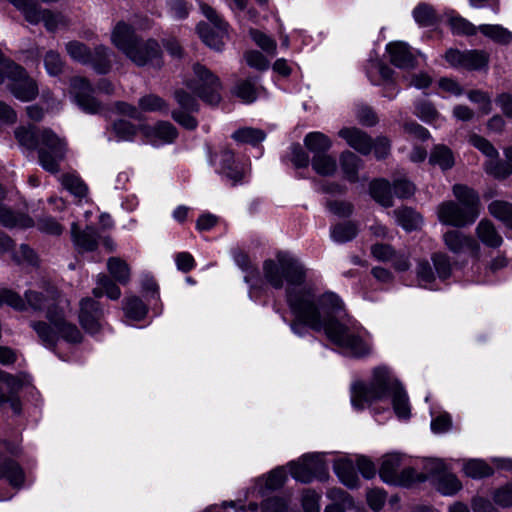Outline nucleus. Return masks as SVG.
Here are the masks:
<instances>
[{"label": "nucleus", "mask_w": 512, "mask_h": 512, "mask_svg": "<svg viewBox=\"0 0 512 512\" xmlns=\"http://www.w3.org/2000/svg\"><path fill=\"white\" fill-rule=\"evenodd\" d=\"M262 271L270 286L285 288L286 301L294 317L290 328L295 335L303 337L308 329L324 331L343 354L352 357L370 354V334L359 325L336 320L343 310L342 300L333 292L317 295L306 286L307 269L298 258L287 252H277L263 262Z\"/></svg>", "instance_id": "1"}, {"label": "nucleus", "mask_w": 512, "mask_h": 512, "mask_svg": "<svg viewBox=\"0 0 512 512\" xmlns=\"http://www.w3.org/2000/svg\"><path fill=\"white\" fill-rule=\"evenodd\" d=\"M25 297L30 308L46 312L50 325L42 321H33L30 324L45 346L53 347L59 338L71 343L81 341L79 329L65 319L64 307L68 305V301L54 287L43 291H27Z\"/></svg>", "instance_id": "2"}, {"label": "nucleus", "mask_w": 512, "mask_h": 512, "mask_svg": "<svg viewBox=\"0 0 512 512\" xmlns=\"http://www.w3.org/2000/svg\"><path fill=\"white\" fill-rule=\"evenodd\" d=\"M390 396L394 412L400 419L410 417L408 396L387 366L373 369L369 384L358 382L352 388L351 402L356 409H362L366 403L382 400Z\"/></svg>", "instance_id": "3"}, {"label": "nucleus", "mask_w": 512, "mask_h": 512, "mask_svg": "<svg viewBox=\"0 0 512 512\" xmlns=\"http://www.w3.org/2000/svg\"><path fill=\"white\" fill-rule=\"evenodd\" d=\"M111 41L125 56L137 66L158 68L162 65L160 45L154 39L138 38L132 26L118 22L112 30Z\"/></svg>", "instance_id": "4"}, {"label": "nucleus", "mask_w": 512, "mask_h": 512, "mask_svg": "<svg viewBox=\"0 0 512 512\" xmlns=\"http://www.w3.org/2000/svg\"><path fill=\"white\" fill-rule=\"evenodd\" d=\"M19 144L29 150L37 149L40 165L50 173L59 171V163L64 159L67 147L64 139L50 129L36 132L34 127H19L15 131Z\"/></svg>", "instance_id": "5"}, {"label": "nucleus", "mask_w": 512, "mask_h": 512, "mask_svg": "<svg viewBox=\"0 0 512 512\" xmlns=\"http://www.w3.org/2000/svg\"><path fill=\"white\" fill-rule=\"evenodd\" d=\"M453 195L458 202L448 200L440 203L436 213L440 223L456 228L473 224L480 215L478 193L466 185L455 184Z\"/></svg>", "instance_id": "6"}, {"label": "nucleus", "mask_w": 512, "mask_h": 512, "mask_svg": "<svg viewBox=\"0 0 512 512\" xmlns=\"http://www.w3.org/2000/svg\"><path fill=\"white\" fill-rule=\"evenodd\" d=\"M21 12L23 17L30 24L43 23L48 32H55L68 27L69 21L60 12L42 8L33 0H8Z\"/></svg>", "instance_id": "7"}, {"label": "nucleus", "mask_w": 512, "mask_h": 512, "mask_svg": "<svg viewBox=\"0 0 512 512\" xmlns=\"http://www.w3.org/2000/svg\"><path fill=\"white\" fill-rule=\"evenodd\" d=\"M193 71L194 78L187 82V87L206 103L218 104L221 99V83L218 77L200 64H196Z\"/></svg>", "instance_id": "8"}, {"label": "nucleus", "mask_w": 512, "mask_h": 512, "mask_svg": "<svg viewBox=\"0 0 512 512\" xmlns=\"http://www.w3.org/2000/svg\"><path fill=\"white\" fill-rule=\"evenodd\" d=\"M200 7L212 27L206 23L199 24L197 27L199 36L207 46L216 51H220L227 37V24L212 7L203 3Z\"/></svg>", "instance_id": "9"}, {"label": "nucleus", "mask_w": 512, "mask_h": 512, "mask_svg": "<svg viewBox=\"0 0 512 512\" xmlns=\"http://www.w3.org/2000/svg\"><path fill=\"white\" fill-rule=\"evenodd\" d=\"M200 7L212 27L206 23L199 24L197 27L199 36L207 46L216 51H220L227 37V24L212 7L203 3Z\"/></svg>", "instance_id": "10"}, {"label": "nucleus", "mask_w": 512, "mask_h": 512, "mask_svg": "<svg viewBox=\"0 0 512 512\" xmlns=\"http://www.w3.org/2000/svg\"><path fill=\"white\" fill-rule=\"evenodd\" d=\"M68 55L81 63H90L98 73H107L110 69L109 50L104 46L95 48L92 53L85 44L71 41L66 44Z\"/></svg>", "instance_id": "11"}, {"label": "nucleus", "mask_w": 512, "mask_h": 512, "mask_svg": "<svg viewBox=\"0 0 512 512\" xmlns=\"http://www.w3.org/2000/svg\"><path fill=\"white\" fill-rule=\"evenodd\" d=\"M445 247L454 255H467L474 259L480 258L481 246L471 235L460 230L451 229L442 235Z\"/></svg>", "instance_id": "12"}, {"label": "nucleus", "mask_w": 512, "mask_h": 512, "mask_svg": "<svg viewBox=\"0 0 512 512\" xmlns=\"http://www.w3.org/2000/svg\"><path fill=\"white\" fill-rule=\"evenodd\" d=\"M401 463V457L397 453H390L383 457L379 474L381 479L386 483H401L409 485L415 476V471L412 468L404 469L399 476L398 470Z\"/></svg>", "instance_id": "13"}, {"label": "nucleus", "mask_w": 512, "mask_h": 512, "mask_svg": "<svg viewBox=\"0 0 512 512\" xmlns=\"http://www.w3.org/2000/svg\"><path fill=\"white\" fill-rule=\"evenodd\" d=\"M92 87L88 81L82 77H74L70 82V94L73 96L77 105L85 112L90 114L98 113L101 110V104L92 96Z\"/></svg>", "instance_id": "14"}, {"label": "nucleus", "mask_w": 512, "mask_h": 512, "mask_svg": "<svg viewBox=\"0 0 512 512\" xmlns=\"http://www.w3.org/2000/svg\"><path fill=\"white\" fill-rule=\"evenodd\" d=\"M426 469L436 477L437 489L443 495H453L461 489L460 481L454 474L446 471L447 466L442 459L430 460L426 465Z\"/></svg>", "instance_id": "15"}, {"label": "nucleus", "mask_w": 512, "mask_h": 512, "mask_svg": "<svg viewBox=\"0 0 512 512\" xmlns=\"http://www.w3.org/2000/svg\"><path fill=\"white\" fill-rule=\"evenodd\" d=\"M102 311L98 302L93 299L86 298L80 302L79 320L82 327L89 333L95 334L101 328L100 319Z\"/></svg>", "instance_id": "16"}, {"label": "nucleus", "mask_w": 512, "mask_h": 512, "mask_svg": "<svg viewBox=\"0 0 512 512\" xmlns=\"http://www.w3.org/2000/svg\"><path fill=\"white\" fill-rule=\"evenodd\" d=\"M142 132L147 141L154 146L172 143L177 137L176 128L169 122H158L153 126H144Z\"/></svg>", "instance_id": "17"}, {"label": "nucleus", "mask_w": 512, "mask_h": 512, "mask_svg": "<svg viewBox=\"0 0 512 512\" xmlns=\"http://www.w3.org/2000/svg\"><path fill=\"white\" fill-rule=\"evenodd\" d=\"M217 170L225 175L233 183L238 182L243 177V169L234 160V155L230 150H223L212 159Z\"/></svg>", "instance_id": "18"}, {"label": "nucleus", "mask_w": 512, "mask_h": 512, "mask_svg": "<svg viewBox=\"0 0 512 512\" xmlns=\"http://www.w3.org/2000/svg\"><path fill=\"white\" fill-rule=\"evenodd\" d=\"M386 50L392 64L399 68H413L415 56L409 46L404 42H391L387 44Z\"/></svg>", "instance_id": "19"}, {"label": "nucleus", "mask_w": 512, "mask_h": 512, "mask_svg": "<svg viewBox=\"0 0 512 512\" xmlns=\"http://www.w3.org/2000/svg\"><path fill=\"white\" fill-rule=\"evenodd\" d=\"M339 136L343 138L349 146L358 152L366 155L372 149L370 137L357 128H343L339 131Z\"/></svg>", "instance_id": "20"}, {"label": "nucleus", "mask_w": 512, "mask_h": 512, "mask_svg": "<svg viewBox=\"0 0 512 512\" xmlns=\"http://www.w3.org/2000/svg\"><path fill=\"white\" fill-rule=\"evenodd\" d=\"M71 234L74 245L80 252L93 251L97 247L98 235L93 228L88 227L83 232H78L77 224L73 223Z\"/></svg>", "instance_id": "21"}, {"label": "nucleus", "mask_w": 512, "mask_h": 512, "mask_svg": "<svg viewBox=\"0 0 512 512\" xmlns=\"http://www.w3.org/2000/svg\"><path fill=\"white\" fill-rule=\"evenodd\" d=\"M475 232L478 239L488 247L498 248L503 243L502 236L497 232L490 220L482 219L478 223Z\"/></svg>", "instance_id": "22"}, {"label": "nucleus", "mask_w": 512, "mask_h": 512, "mask_svg": "<svg viewBox=\"0 0 512 512\" xmlns=\"http://www.w3.org/2000/svg\"><path fill=\"white\" fill-rule=\"evenodd\" d=\"M5 478L11 486L21 487L24 483V472L15 461L0 455V479Z\"/></svg>", "instance_id": "23"}, {"label": "nucleus", "mask_w": 512, "mask_h": 512, "mask_svg": "<svg viewBox=\"0 0 512 512\" xmlns=\"http://www.w3.org/2000/svg\"><path fill=\"white\" fill-rule=\"evenodd\" d=\"M4 197V191L0 186V200ZM0 223L6 227L28 228L34 222L31 217L25 214H14L11 210L0 204Z\"/></svg>", "instance_id": "24"}, {"label": "nucleus", "mask_w": 512, "mask_h": 512, "mask_svg": "<svg viewBox=\"0 0 512 512\" xmlns=\"http://www.w3.org/2000/svg\"><path fill=\"white\" fill-rule=\"evenodd\" d=\"M334 471L339 480L349 488L358 486L359 478L352 460L340 458L334 462Z\"/></svg>", "instance_id": "25"}, {"label": "nucleus", "mask_w": 512, "mask_h": 512, "mask_svg": "<svg viewBox=\"0 0 512 512\" xmlns=\"http://www.w3.org/2000/svg\"><path fill=\"white\" fill-rule=\"evenodd\" d=\"M286 477L284 468L279 467L272 470L266 477H262L257 480L256 484L259 488V493L265 494L267 491L282 487Z\"/></svg>", "instance_id": "26"}, {"label": "nucleus", "mask_w": 512, "mask_h": 512, "mask_svg": "<svg viewBox=\"0 0 512 512\" xmlns=\"http://www.w3.org/2000/svg\"><path fill=\"white\" fill-rule=\"evenodd\" d=\"M93 295L97 298L106 295L112 300H117L121 296V290L107 275L99 274L96 279V286L93 289Z\"/></svg>", "instance_id": "27"}, {"label": "nucleus", "mask_w": 512, "mask_h": 512, "mask_svg": "<svg viewBox=\"0 0 512 512\" xmlns=\"http://www.w3.org/2000/svg\"><path fill=\"white\" fill-rule=\"evenodd\" d=\"M340 165L344 177L350 182L358 180V170L361 167V160L350 151H345L340 155Z\"/></svg>", "instance_id": "28"}, {"label": "nucleus", "mask_w": 512, "mask_h": 512, "mask_svg": "<svg viewBox=\"0 0 512 512\" xmlns=\"http://www.w3.org/2000/svg\"><path fill=\"white\" fill-rule=\"evenodd\" d=\"M107 269L115 281L126 285L130 281L131 271L126 261L118 257H111L107 261Z\"/></svg>", "instance_id": "29"}, {"label": "nucleus", "mask_w": 512, "mask_h": 512, "mask_svg": "<svg viewBox=\"0 0 512 512\" xmlns=\"http://www.w3.org/2000/svg\"><path fill=\"white\" fill-rule=\"evenodd\" d=\"M429 162L442 170L451 169L455 163L453 152L445 145H436L430 153Z\"/></svg>", "instance_id": "30"}, {"label": "nucleus", "mask_w": 512, "mask_h": 512, "mask_svg": "<svg viewBox=\"0 0 512 512\" xmlns=\"http://www.w3.org/2000/svg\"><path fill=\"white\" fill-rule=\"evenodd\" d=\"M304 144L314 155L326 153L332 146L331 140L321 132H310L305 136Z\"/></svg>", "instance_id": "31"}, {"label": "nucleus", "mask_w": 512, "mask_h": 512, "mask_svg": "<svg viewBox=\"0 0 512 512\" xmlns=\"http://www.w3.org/2000/svg\"><path fill=\"white\" fill-rule=\"evenodd\" d=\"M488 211L493 217L503 222L506 227L512 229V203L495 200L488 205Z\"/></svg>", "instance_id": "32"}, {"label": "nucleus", "mask_w": 512, "mask_h": 512, "mask_svg": "<svg viewBox=\"0 0 512 512\" xmlns=\"http://www.w3.org/2000/svg\"><path fill=\"white\" fill-rule=\"evenodd\" d=\"M367 75L374 84H381L392 79L393 70L379 60H371L367 66Z\"/></svg>", "instance_id": "33"}, {"label": "nucleus", "mask_w": 512, "mask_h": 512, "mask_svg": "<svg viewBox=\"0 0 512 512\" xmlns=\"http://www.w3.org/2000/svg\"><path fill=\"white\" fill-rule=\"evenodd\" d=\"M394 213L398 224L407 231L416 230L422 224V217L410 208L398 209Z\"/></svg>", "instance_id": "34"}, {"label": "nucleus", "mask_w": 512, "mask_h": 512, "mask_svg": "<svg viewBox=\"0 0 512 512\" xmlns=\"http://www.w3.org/2000/svg\"><path fill=\"white\" fill-rule=\"evenodd\" d=\"M371 196L383 206L392 205V191L386 180H375L370 184Z\"/></svg>", "instance_id": "35"}, {"label": "nucleus", "mask_w": 512, "mask_h": 512, "mask_svg": "<svg viewBox=\"0 0 512 512\" xmlns=\"http://www.w3.org/2000/svg\"><path fill=\"white\" fill-rule=\"evenodd\" d=\"M357 234L358 227L352 222L339 223L331 228V238L337 243L350 241L355 238Z\"/></svg>", "instance_id": "36"}, {"label": "nucleus", "mask_w": 512, "mask_h": 512, "mask_svg": "<svg viewBox=\"0 0 512 512\" xmlns=\"http://www.w3.org/2000/svg\"><path fill=\"white\" fill-rule=\"evenodd\" d=\"M123 309L125 316L134 321L142 320L147 314L146 305L136 296L126 298Z\"/></svg>", "instance_id": "37"}, {"label": "nucleus", "mask_w": 512, "mask_h": 512, "mask_svg": "<svg viewBox=\"0 0 512 512\" xmlns=\"http://www.w3.org/2000/svg\"><path fill=\"white\" fill-rule=\"evenodd\" d=\"M312 167L316 173L328 176L335 173L337 164L336 160L331 155L320 153L313 156Z\"/></svg>", "instance_id": "38"}, {"label": "nucleus", "mask_w": 512, "mask_h": 512, "mask_svg": "<svg viewBox=\"0 0 512 512\" xmlns=\"http://www.w3.org/2000/svg\"><path fill=\"white\" fill-rule=\"evenodd\" d=\"M488 63V56L483 51L468 50L464 51L462 67L467 70H479Z\"/></svg>", "instance_id": "39"}, {"label": "nucleus", "mask_w": 512, "mask_h": 512, "mask_svg": "<svg viewBox=\"0 0 512 512\" xmlns=\"http://www.w3.org/2000/svg\"><path fill=\"white\" fill-rule=\"evenodd\" d=\"M464 473L471 478H482L493 473L492 468L483 460L472 459L464 463Z\"/></svg>", "instance_id": "40"}, {"label": "nucleus", "mask_w": 512, "mask_h": 512, "mask_svg": "<svg viewBox=\"0 0 512 512\" xmlns=\"http://www.w3.org/2000/svg\"><path fill=\"white\" fill-rule=\"evenodd\" d=\"M289 468L292 477L297 481L308 483L315 478L310 469V463L305 461L304 456L298 462H291Z\"/></svg>", "instance_id": "41"}, {"label": "nucleus", "mask_w": 512, "mask_h": 512, "mask_svg": "<svg viewBox=\"0 0 512 512\" xmlns=\"http://www.w3.org/2000/svg\"><path fill=\"white\" fill-rule=\"evenodd\" d=\"M232 137L237 142L256 145L265 139V133L260 129L242 128L235 131Z\"/></svg>", "instance_id": "42"}, {"label": "nucleus", "mask_w": 512, "mask_h": 512, "mask_svg": "<svg viewBox=\"0 0 512 512\" xmlns=\"http://www.w3.org/2000/svg\"><path fill=\"white\" fill-rule=\"evenodd\" d=\"M479 30L485 36L499 43L507 44L512 40V34L507 29L499 25H480Z\"/></svg>", "instance_id": "43"}, {"label": "nucleus", "mask_w": 512, "mask_h": 512, "mask_svg": "<svg viewBox=\"0 0 512 512\" xmlns=\"http://www.w3.org/2000/svg\"><path fill=\"white\" fill-rule=\"evenodd\" d=\"M438 278L447 279L451 275L452 265L450 257L444 252H435L431 256Z\"/></svg>", "instance_id": "44"}, {"label": "nucleus", "mask_w": 512, "mask_h": 512, "mask_svg": "<svg viewBox=\"0 0 512 512\" xmlns=\"http://www.w3.org/2000/svg\"><path fill=\"white\" fill-rule=\"evenodd\" d=\"M139 108L144 112H166V102L157 95L149 94L141 97L138 102Z\"/></svg>", "instance_id": "45"}, {"label": "nucleus", "mask_w": 512, "mask_h": 512, "mask_svg": "<svg viewBox=\"0 0 512 512\" xmlns=\"http://www.w3.org/2000/svg\"><path fill=\"white\" fill-rule=\"evenodd\" d=\"M485 171L497 179H505L512 174V166L494 158L486 161Z\"/></svg>", "instance_id": "46"}, {"label": "nucleus", "mask_w": 512, "mask_h": 512, "mask_svg": "<svg viewBox=\"0 0 512 512\" xmlns=\"http://www.w3.org/2000/svg\"><path fill=\"white\" fill-rule=\"evenodd\" d=\"M415 21L421 26H430L436 20V13L432 6L421 3L413 10Z\"/></svg>", "instance_id": "47"}, {"label": "nucleus", "mask_w": 512, "mask_h": 512, "mask_svg": "<svg viewBox=\"0 0 512 512\" xmlns=\"http://www.w3.org/2000/svg\"><path fill=\"white\" fill-rule=\"evenodd\" d=\"M469 143L480 152H482L488 158V160L499 157V153L497 149L492 145V143L480 135H471L469 137Z\"/></svg>", "instance_id": "48"}, {"label": "nucleus", "mask_w": 512, "mask_h": 512, "mask_svg": "<svg viewBox=\"0 0 512 512\" xmlns=\"http://www.w3.org/2000/svg\"><path fill=\"white\" fill-rule=\"evenodd\" d=\"M305 461L310 463V469L315 478L325 479L327 477V465L323 459L324 455L321 453H313L304 455Z\"/></svg>", "instance_id": "49"}, {"label": "nucleus", "mask_w": 512, "mask_h": 512, "mask_svg": "<svg viewBox=\"0 0 512 512\" xmlns=\"http://www.w3.org/2000/svg\"><path fill=\"white\" fill-rule=\"evenodd\" d=\"M62 185L77 197H83L87 193V186L84 182L76 175L67 174L62 176Z\"/></svg>", "instance_id": "50"}, {"label": "nucleus", "mask_w": 512, "mask_h": 512, "mask_svg": "<svg viewBox=\"0 0 512 512\" xmlns=\"http://www.w3.org/2000/svg\"><path fill=\"white\" fill-rule=\"evenodd\" d=\"M250 36L253 39V41L267 54L271 56H275L276 54V42L267 36L266 34L262 33L258 30H251Z\"/></svg>", "instance_id": "51"}, {"label": "nucleus", "mask_w": 512, "mask_h": 512, "mask_svg": "<svg viewBox=\"0 0 512 512\" xmlns=\"http://www.w3.org/2000/svg\"><path fill=\"white\" fill-rule=\"evenodd\" d=\"M417 279L419 284L424 288H433V282L435 281L434 272L427 261L418 263L417 266Z\"/></svg>", "instance_id": "52"}, {"label": "nucleus", "mask_w": 512, "mask_h": 512, "mask_svg": "<svg viewBox=\"0 0 512 512\" xmlns=\"http://www.w3.org/2000/svg\"><path fill=\"white\" fill-rule=\"evenodd\" d=\"M44 65L47 73L51 76L59 75L63 70V61L60 54L52 50L45 54Z\"/></svg>", "instance_id": "53"}, {"label": "nucleus", "mask_w": 512, "mask_h": 512, "mask_svg": "<svg viewBox=\"0 0 512 512\" xmlns=\"http://www.w3.org/2000/svg\"><path fill=\"white\" fill-rule=\"evenodd\" d=\"M235 94L244 102L250 103L257 97V88L251 81L245 80L236 86Z\"/></svg>", "instance_id": "54"}, {"label": "nucleus", "mask_w": 512, "mask_h": 512, "mask_svg": "<svg viewBox=\"0 0 512 512\" xmlns=\"http://www.w3.org/2000/svg\"><path fill=\"white\" fill-rule=\"evenodd\" d=\"M112 129L118 140H132L136 134V128L131 123L124 120L116 121Z\"/></svg>", "instance_id": "55"}, {"label": "nucleus", "mask_w": 512, "mask_h": 512, "mask_svg": "<svg viewBox=\"0 0 512 512\" xmlns=\"http://www.w3.org/2000/svg\"><path fill=\"white\" fill-rule=\"evenodd\" d=\"M468 99L479 105V110L483 114H488L491 111V100L487 93L481 90H471L467 93Z\"/></svg>", "instance_id": "56"}, {"label": "nucleus", "mask_w": 512, "mask_h": 512, "mask_svg": "<svg viewBox=\"0 0 512 512\" xmlns=\"http://www.w3.org/2000/svg\"><path fill=\"white\" fill-rule=\"evenodd\" d=\"M415 114L425 122H433L438 118L435 107L427 101H420L415 106Z\"/></svg>", "instance_id": "57"}, {"label": "nucleus", "mask_w": 512, "mask_h": 512, "mask_svg": "<svg viewBox=\"0 0 512 512\" xmlns=\"http://www.w3.org/2000/svg\"><path fill=\"white\" fill-rule=\"evenodd\" d=\"M245 60L247 64L257 70L264 71L269 67V61L259 51L252 50L245 53Z\"/></svg>", "instance_id": "58"}, {"label": "nucleus", "mask_w": 512, "mask_h": 512, "mask_svg": "<svg viewBox=\"0 0 512 512\" xmlns=\"http://www.w3.org/2000/svg\"><path fill=\"white\" fill-rule=\"evenodd\" d=\"M3 303L8 304L16 310H25L26 305L24 300L17 293L10 290H3L0 294V307Z\"/></svg>", "instance_id": "59"}, {"label": "nucleus", "mask_w": 512, "mask_h": 512, "mask_svg": "<svg viewBox=\"0 0 512 512\" xmlns=\"http://www.w3.org/2000/svg\"><path fill=\"white\" fill-rule=\"evenodd\" d=\"M493 500L502 507L512 506V482L498 488L494 492Z\"/></svg>", "instance_id": "60"}, {"label": "nucleus", "mask_w": 512, "mask_h": 512, "mask_svg": "<svg viewBox=\"0 0 512 512\" xmlns=\"http://www.w3.org/2000/svg\"><path fill=\"white\" fill-rule=\"evenodd\" d=\"M372 256L382 262L391 261L395 255L394 249L388 244H374L371 247Z\"/></svg>", "instance_id": "61"}, {"label": "nucleus", "mask_w": 512, "mask_h": 512, "mask_svg": "<svg viewBox=\"0 0 512 512\" xmlns=\"http://www.w3.org/2000/svg\"><path fill=\"white\" fill-rule=\"evenodd\" d=\"M234 261L243 271L247 272L245 281L250 282L252 275L256 272V269L253 267L248 255L242 251L235 252Z\"/></svg>", "instance_id": "62"}, {"label": "nucleus", "mask_w": 512, "mask_h": 512, "mask_svg": "<svg viewBox=\"0 0 512 512\" xmlns=\"http://www.w3.org/2000/svg\"><path fill=\"white\" fill-rule=\"evenodd\" d=\"M37 226L40 231L51 235H60L63 231V227L51 217L41 218Z\"/></svg>", "instance_id": "63"}, {"label": "nucleus", "mask_w": 512, "mask_h": 512, "mask_svg": "<svg viewBox=\"0 0 512 512\" xmlns=\"http://www.w3.org/2000/svg\"><path fill=\"white\" fill-rule=\"evenodd\" d=\"M319 495L315 491L307 490L302 496V505L305 512H320Z\"/></svg>", "instance_id": "64"}]
</instances>
